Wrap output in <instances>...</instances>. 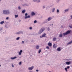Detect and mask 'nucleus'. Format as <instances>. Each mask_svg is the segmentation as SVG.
<instances>
[{
	"mask_svg": "<svg viewBox=\"0 0 72 72\" xmlns=\"http://www.w3.org/2000/svg\"><path fill=\"white\" fill-rule=\"evenodd\" d=\"M1 0H0V1H1Z\"/></svg>",
	"mask_w": 72,
	"mask_h": 72,
	"instance_id": "680f3d73",
	"label": "nucleus"
},
{
	"mask_svg": "<svg viewBox=\"0 0 72 72\" xmlns=\"http://www.w3.org/2000/svg\"><path fill=\"white\" fill-rule=\"evenodd\" d=\"M20 32V34H21V33H23L22 32Z\"/></svg>",
	"mask_w": 72,
	"mask_h": 72,
	"instance_id": "a19ab883",
	"label": "nucleus"
},
{
	"mask_svg": "<svg viewBox=\"0 0 72 72\" xmlns=\"http://www.w3.org/2000/svg\"><path fill=\"white\" fill-rule=\"evenodd\" d=\"M71 19H72V15L71 16Z\"/></svg>",
	"mask_w": 72,
	"mask_h": 72,
	"instance_id": "8fccbe9b",
	"label": "nucleus"
},
{
	"mask_svg": "<svg viewBox=\"0 0 72 72\" xmlns=\"http://www.w3.org/2000/svg\"><path fill=\"white\" fill-rule=\"evenodd\" d=\"M43 9H44V8H45V6H43Z\"/></svg>",
	"mask_w": 72,
	"mask_h": 72,
	"instance_id": "09e8293b",
	"label": "nucleus"
},
{
	"mask_svg": "<svg viewBox=\"0 0 72 72\" xmlns=\"http://www.w3.org/2000/svg\"><path fill=\"white\" fill-rule=\"evenodd\" d=\"M51 24V25H52V26H53V24Z\"/></svg>",
	"mask_w": 72,
	"mask_h": 72,
	"instance_id": "603ef678",
	"label": "nucleus"
},
{
	"mask_svg": "<svg viewBox=\"0 0 72 72\" xmlns=\"http://www.w3.org/2000/svg\"><path fill=\"white\" fill-rule=\"evenodd\" d=\"M72 40H71V41L69 42H68L67 45H69V44H72Z\"/></svg>",
	"mask_w": 72,
	"mask_h": 72,
	"instance_id": "1a4fd4ad",
	"label": "nucleus"
},
{
	"mask_svg": "<svg viewBox=\"0 0 72 72\" xmlns=\"http://www.w3.org/2000/svg\"><path fill=\"white\" fill-rule=\"evenodd\" d=\"M47 30L48 31H50V28H49V27L48 28Z\"/></svg>",
	"mask_w": 72,
	"mask_h": 72,
	"instance_id": "2f4dec72",
	"label": "nucleus"
},
{
	"mask_svg": "<svg viewBox=\"0 0 72 72\" xmlns=\"http://www.w3.org/2000/svg\"><path fill=\"white\" fill-rule=\"evenodd\" d=\"M25 12H26V10H23L22 11V13H23V14H24V13Z\"/></svg>",
	"mask_w": 72,
	"mask_h": 72,
	"instance_id": "6ab92c4d",
	"label": "nucleus"
},
{
	"mask_svg": "<svg viewBox=\"0 0 72 72\" xmlns=\"http://www.w3.org/2000/svg\"><path fill=\"white\" fill-rule=\"evenodd\" d=\"M57 51H61V49H60V48L59 47L57 49Z\"/></svg>",
	"mask_w": 72,
	"mask_h": 72,
	"instance_id": "9d476101",
	"label": "nucleus"
},
{
	"mask_svg": "<svg viewBox=\"0 0 72 72\" xmlns=\"http://www.w3.org/2000/svg\"><path fill=\"white\" fill-rule=\"evenodd\" d=\"M19 22H21V20H19Z\"/></svg>",
	"mask_w": 72,
	"mask_h": 72,
	"instance_id": "864d4df0",
	"label": "nucleus"
},
{
	"mask_svg": "<svg viewBox=\"0 0 72 72\" xmlns=\"http://www.w3.org/2000/svg\"><path fill=\"white\" fill-rule=\"evenodd\" d=\"M51 19H52V18H51V17H48V21H50V20H51Z\"/></svg>",
	"mask_w": 72,
	"mask_h": 72,
	"instance_id": "0eeeda50",
	"label": "nucleus"
},
{
	"mask_svg": "<svg viewBox=\"0 0 72 72\" xmlns=\"http://www.w3.org/2000/svg\"><path fill=\"white\" fill-rule=\"evenodd\" d=\"M22 43H24V41H22Z\"/></svg>",
	"mask_w": 72,
	"mask_h": 72,
	"instance_id": "de8ad7c7",
	"label": "nucleus"
},
{
	"mask_svg": "<svg viewBox=\"0 0 72 72\" xmlns=\"http://www.w3.org/2000/svg\"><path fill=\"white\" fill-rule=\"evenodd\" d=\"M49 72H50V71H49Z\"/></svg>",
	"mask_w": 72,
	"mask_h": 72,
	"instance_id": "052dcab7",
	"label": "nucleus"
},
{
	"mask_svg": "<svg viewBox=\"0 0 72 72\" xmlns=\"http://www.w3.org/2000/svg\"><path fill=\"white\" fill-rule=\"evenodd\" d=\"M15 15V18H17V17H18V15Z\"/></svg>",
	"mask_w": 72,
	"mask_h": 72,
	"instance_id": "393cba45",
	"label": "nucleus"
},
{
	"mask_svg": "<svg viewBox=\"0 0 72 72\" xmlns=\"http://www.w3.org/2000/svg\"><path fill=\"white\" fill-rule=\"evenodd\" d=\"M68 10H69V9H68L66 10H65V12H68Z\"/></svg>",
	"mask_w": 72,
	"mask_h": 72,
	"instance_id": "7c9ffc66",
	"label": "nucleus"
},
{
	"mask_svg": "<svg viewBox=\"0 0 72 72\" xmlns=\"http://www.w3.org/2000/svg\"><path fill=\"white\" fill-rule=\"evenodd\" d=\"M21 34L20 32H19L16 33V34Z\"/></svg>",
	"mask_w": 72,
	"mask_h": 72,
	"instance_id": "c756f323",
	"label": "nucleus"
},
{
	"mask_svg": "<svg viewBox=\"0 0 72 72\" xmlns=\"http://www.w3.org/2000/svg\"><path fill=\"white\" fill-rule=\"evenodd\" d=\"M18 9H21V7H20V6H19L18 7Z\"/></svg>",
	"mask_w": 72,
	"mask_h": 72,
	"instance_id": "58836bf2",
	"label": "nucleus"
},
{
	"mask_svg": "<svg viewBox=\"0 0 72 72\" xmlns=\"http://www.w3.org/2000/svg\"><path fill=\"white\" fill-rule=\"evenodd\" d=\"M36 72H39V70L38 69L36 70Z\"/></svg>",
	"mask_w": 72,
	"mask_h": 72,
	"instance_id": "37998d69",
	"label": "nucleus"
},
{
	"mask_svg": "<svg viewBox=\"0 0 72 72\" xmlns=\"http://www.w3.org/2000/svg\"><path fill=\"white\" fill-rule=\"evenodd\" d=\"M3 13L4 14L7 15L10 14V12L8 10H4L3 11Z\"/></svg>",
	"mask_w": 72,
	"mask_h": 72,
	"instance_id": "f257e3e1",
	"label": "nucleus"
},
{
	"mask_svg": "<svg viewBox=\"0 0 72 72\" xmlns=\"http://www.w3.org/2000/svg\"><path fill=\"white\" fill-rule=\"evenodd\" d=\"M35 15V12H33L32 13V15Z\"/></svg>",
	"mask_w": 72,
	"mask_h": 72,
	"instance_id": "f3484780",
	"label": "nucleus"
},
{
	"mask_svg": "<svg viewBox=\"0 0 72 72\" xmlns=\"http://www.w3.org/2000/svg\"><path fill=\"white\" fill-rule=\"evenodd\" d=\"M58 1H59V0H58Z\"/></svg>",
	"mask_w": 72,
	"mask_h": 72,
	"instance_id": "4d7b16f0",
	"label": "nucleus"
},
{
	"mask_svg": "<svg viewBox=\"0 0 72 72\" xmlns=\"http://www.w3.org/2000/svg\"><path fill=\"white\" fill-rule=\"evenodd\" d=\"M22 51H22V50H21L20 51V53H22Z\"/></svg>",
	"mask_w": 72,
	"mask_h": 72,
	"instance_id": "4c0bfd02",
	"label": "nucleus"
},
{
	"mask_svg": "<svg viewBox=\"0 0 72 72\" xmlns=\"http://www.w3.org/2000/svg\"><path fill=\"white\" fill-rule=\"evenodd\" d=\"M65 70H67V68H65Z\"/></svg>",
	"mask_w": 72,
	"mask_h": 72,
	"instance_id": "c03bdc74",
	"label": "nucleus"
},
{
	"mask_svg": "<svg viewBox=\"0 0 72 72\" xmlns=\"http://www.w3.org/2000/svg\"><path fill=\"white\" fill-rule=\"evenodd\" d=\"M61 27H62V26H61Z\"/></svg>",
	"mask_w": 72,
	"mask_h": 72,
	"instance_id": "13d9d810",
	"label": "nucleus"
},
{
	"mask_svg": "<svg viewBox=\"0 0 72 72\" xmlns=\"http://www.w3.org/2000/svg\"><path fill=\"white\" fill-rule=\"evenodd\" d=\"M34 2H36L37 3H39L40 1V0H33Z\"/></svg>",
	"mask_w": 72,
	"mask_h": 72,
	"instance_id": "39448f33",
	"label": "nucleus"
},
{
	"mask_svg": "<svg viewBox=\"0 0 72 72\" xmlns=\"http://www.w3.org/2000/svg\"><path fill=\"white\" fill-rule=\"evenodd\" d=\"M33 68H34V67L32 66V67H30L28 68V70H32L33 69Z\"/></svg>",
	"mask_w": 72,
	"mask_h": 72,
	"instance_id": "20e7f679",
	"label": "nucleus"
},
{
	"mask_svg": "<svg viewBox=\"0 0 72 72\" xmlns=\"http://www.w3.org/2000/svg\"><path fill=\"white\" fill-rule=\"evenodd\" d=\"M0 67H1V65L0 64Z\"/></svg>",
	"mask_w": 72,
	"mask_h": 72,
	"instance_id": "6e6d98bb",
	"label": "nucleus"
},
{
	"mask_svg": "<svg viewBox=\"0 0 72 72\" xmlns=\"http://www.w3.org/2000/svg\"><path fill=\"white\" fill-rule=\"evenodd\" d=\"M66 68H67V69H69V68H70V67L69 66H68Z\"/></svg>",
	"mask_w": 72,
	"mask_h": 72,
	"instance_id": "bb28decb",
	"label": "nucleus"
},
{
	"mask_svg": "<svg viewBox=\"0 0 72 72\" xmlns=\"http://www.w3.org/2000/svg\"><path fill=\"white\" fill-rule=\"evenodd\" d=\"M46 49H49V47L48 46H47L46 47Z\"/></svg>",
	"mask_w": 72,
	"mask_h": 72,
	"instance_id": "c85d7f7f",
	"label": "nucleus"
},
{
	"mask_svg": "<svg viewBox=\"0 0 72 72\" xmlns=\"http://www.w3.org/2000/svg\"><path fill=\"white\" fill-rule=\"evenodd\" d=\"M30 18V15H28V16H25V19H27V18Z\"/></svg>",
	"mask_w": 72,
	"mask_h": 72,
	"instance_id": "9b49d317",
	"label": "nucleus"
},
{
	"mask_svg": "<svg viewBox=\"0 0 72 72\" xmlns=\"http://www.w3.org/2000/svg\"><path fill=\"white\" fill-rule=\"evenodd\" d=\"M55 44H54L53 46V47L54 48H57V46H55Z\"/></svg>",
	"mask_w": 72,
	"mask_h": 72,
	"instance_id": "a211bd4d",
	"label": "nucleus"
},
{
	"mask_svg": "<svg viewBox=\"0 0 72 72\" xmlns=\"http://www.w3.org/2000/svg\"><path fill=\"white\" fill-rule=\"evenodd\" d=\"M51 45L52 44L51 43H49L48 44V45L50 46H51Z\"/></svg>",
	"mask_w": 72,
	"mask_h": 72,
	"instance_id": "dca6fc26",
	"label": "nucleus"
},
{
	"mask_svg": "<svg viewBox=\"0 0 72 72\" xmlns=\"http://www.w3.org/2000/svg\"><path fill=\"white\" fill-rule=\"evenodd\" d=\"M69 27H70V28H72V24H71L70 25Z\"/></svg>",
	"mask_w": 72,
	"mask_h": 72,
	"instance_id": "b1692460",
	"label": "nucleus"
},
{
	"mask_svg": "<svg viewBox=\"0 0 72 72\" xmlns=\"http://www.w3.org/2000/svg\"><path fill=\"white\" fill-rule=\"evenodd\" d=\"M66 72H67V70H66Z\"/></svg>",
	"mask_w": 72,
	"mask_h": 72,
	"instance_id": "3c124183",
	"label": "nucleus"
},
{
	"mask_svg": "<svg viewBox=\"0 0 72 72\" xmlns=\"http://www.w3.org/2000/svg\"><path fill=\"white\" fill-rule=\"evenodd\" d=\"M55 10V8H53L52 12H54Z\"/></svg>",
	"mask_w": 72,
	"mask_h": 72,
	"instance_id": "5701e85b",
	"label": "nucleus"
},
{
	"mask_svg": "<svg viewBox=\"0 0 72 72\" xmlns=\"http://www.w3.org/2000/svg\"><path fill=\"white\" fill-rule=\"evenodd\" d=\"M19 55H21V54H22V53L21 52H19Z\"/></svg>",
	"mask_w": 72,
	"mask_h": 72,
	"instance_id": "f704fd0d",
	"label": "nucleus"
},
{
	"mask_svg": "<svg viewBox=\"0 0 72 72\" xmlns=\"http://www.w3.org/2000/svg\"><path fill=\"white\" fill-rule=\"evenodd\" d=\"M16 58H17V57H11V59H16Z\"/></svg>",
	"mask_w": 72,
	"mask_h": 72,
	"instance_id": "f8f14e48",
	"label": "nucleus"
},
{
	"mask_svg": "<svg viewBox=\"0 0 72 72\" xmlns=\"http://www.w3.org/2000/svg\"><path fill=\"white\" fill-rule=\"evenodd\" d=\"M63 36V35L62 34H60L59 36L60 37H62Z\"/></svg>",
	"mask_w": 72,
	"mask_h": 72,
	"instance_id": "4be33fe9",
	"label": "nucleus"
},
{
	"mask_svg": "<svg viewBox=\"0 0 72 72\" xmlns=\"http://www.w3.org/2000/svg\"><path fill=\"white\" fill-rule=\"evenodd\" d=\"M45 36H46V33H44L42 35V37H45Z\"/></svg>",
	"mask_w": 72,
	"mask_h": 72,
	"instance_id": "6e6552de",
	"label": "nucleus"
},
{
	"mask_svg": "<svg viewBox=\"0 0 72 72\" xmlns=\"http://www.w3.org/2000/svg\"><path fill=\"white\" fill-rule=\"evenodd\" d=\"M59 10L58 9L57 10V13H59Z\"/></svg>",
	"mask_w": 72,
	"mask_h": 72,
	"instance_id": "c9c22d12",
	"label": "nucleus"
},
{
	"mask_svg": "<svg viewBox=\"0 0 72 72\" xmlns=\"http://www.w3.org/2000/svg\"><path fill=\"white\" fill-rule=\"evenodd\" d=\"M27 15H28V14L27 13H26L25 15V16H27Z\"/></svg>",
	"mask_w": 72,
	"mask_h": 72,
	"instance_id": "ea45409f",
	"label": "nucleus"
},
{
	"mask_svg": "<svg viewBox=\"0 0 72 72\" xmlns=\"http://www.w3.org/2000/svg\"><path fill=\"white\" fill-rule=\"evenodd\" d=\"M20 38V37H18L17 38H16V40H19V38Z\"/></svg>",
	"mask_w": 72,
	"mask_h": 72,
	"instance_id": "a878e982",
	"label": "nucleus"
},
{
	"mask_svg": "<svg viewBox=\"0 0 72 72\" xmlns=\"http://www.w3.org/2000/svg\"><path fill=\"white\" fill-rule=\"evenodd\" d=\"M21 63H22V62H19V65H21Z\"/></svg>",
	"mask_w": 72,
	"mask_h": 72,
	"instance_id": "e433bc0d",
	"label": "nucleus"
},
{
	"mask_svg": "<svg viewBox=\"0 0 72 72\" xmlns=\"http://www.w3.org/2000/svg\"><path fill=\"white\" fill-rule=\"evenodd\" d=\"M29 29L30 30H32V28L31 27H30V28H29Z\"/></svg>",
	"mask_w": 72,
	"mask_h": 72,
	"instance_id": "72a5a7b5",
	"label": "nucleus"
},
{
	"mask_svg": "<svg viewBox=\"0 0 72 72\" xmlns=\"http://www.w3.org/2000/svg\"><path fill=\"white\" fill-rule=\"evenodd\" d=\"M5 23L4 21H3L0 22V24H3V23Z\"/></svg>",
	"mask_w": 72,
	"mask_h": 72,
	"instance_id": "2eb2a0df",
	"label": "nucleus"
},
{
	"mask_svg": "<svg viewBox=\"0 0 72 72\" xmlns=\"http://www.w3.org/2000/svg\"><path fill=\"white\" fill-rule=\"evenodd\" d=\"M40 38H42V37H42V36H40Z\"/></svg>",
	"mask_w": 72,
	"mask_h": 72,
	"instance_id": "49530a36",
	"label": "nucleus"
},
{
	"mask_svg": "<svg viewBox=\"0 0 72 72\" xmlns=\"http://www.w3.org/2000/svg\"><path fill=\"white\" fill-rule=\"evenodd\" d=\"M61 27H62V26H61Z\"/></svg>",
	"mask_w": 72,
	"mask_h": 72,
	"instance_id": "bf43d9fd",
	"label": "nucleus"
},
{
	"mask_svg": "<svg viewBox=\"0 0 72 72\" xmlns=\"http://www.w3.org/2000/svg\"><path fill=\"white\" fill-rule=\"evenodd\" d=\"M6 19L8 20V19H9V17H7L6 18Z\"/></svg>",
	"mask_w": 72,
	"mask_h": 72,
	"instance_id": "79ce46f5",
	"label": "nucleus"
},
{
	"mask_svg": "<svg viewBox=\"0 0 72 72\" xmlns=\"http://www.w3.org/2000/svg\"><path fill=\"white\" fill-rule=\"evenodd\" d=\"M47 22H48V21H45L43 23H44V24H45V23H47Z\"/></svg>",
	"mask_w": 72,
	"mask_h": 72,
	"instance_id": "cd10ccee",
	"label": "nucleus"
},
{
	"mask_svg": "<svg viewBox=\"0 0 72 72\" xmlns=\"http://www.w3.org/2000/svg\"><path fill=\"white\" fill-rule=\"evenodd\" d=\"M30 72H32V71H30Z\"/></svg>",
	"mask_w": 72,
	"mask_h": 72,
	"instance_id": "5fc2aeb1",
	"label": "nucleus"
},
{
	"mask_svg": "<svg viewBox=\"0 0 72 72\" xmlns=\"http://www.w3.org/2000/svg\"><path fill=\"white\" fill-rule=\"evenodd\" d=\"M34 23H37V21L36 20H35L34 21Z\"/></svg>",
	"mask_w": 72,
	"mask_h": 72,
	"instance_id": "473e14b6",
	"label": "nucleus"
},
{
	"mask_svg": "<svg viewBox=\"0 0 72 72\" xmlns=\"http://www.w3.org/2000/svg\"><path fill=\"white\" fill-rule=\"evenodd\" d=\"M71 62H67L66 63V64H67V65H69V64H71Z\"/></svg>",
	"mask_w": 72,
	"mask_h": 72,
	"instance_id": "423d86ee",
	"label": "nucleus"
},
{
	"mask_svg": "<svg viewBox=\"0 0 72 72\" xmlns=\"http://www.w3.org/2000/svg\"><path fill=\"white\" fill-rule=\"evenodd\" d=\"M41 50H39L38 51L39 54H40L41 53Z\"/></svg>",
	"mask_w": 72,
	"mask_h": 72,
	"instance_id": "412c9836",
	"label": "nucleus"
},
{
	"mask_svg": "<svg viewBox=\"0 0 72 72\" xmlns=\"http://www.w3.org/2000/svg\"><path fill=\"white\" fill-rule=\"evenodd\" d=\"M27 4H24L22 5L23 6H27Z\"/></svg>",
	"mask_w": 72,
	"mask_h": 72,
	"instance_id": "aec40b11",
	"label": "nucleus"
},
{
	"mask_svg": "<svg viewBox=\"0 0 72 72\" xmlns=\"http://www.w3.org/2000/svg\"><path fill=\"white\" fill-rule=\"evenodd\" d=\"M12 66L13 67H14V65H13V64H12Z\"/></svg>",
	"mask_w": 72,
	"mask_h": 72,
	"instance_id": "a18cd8bd",
	"label": "nucleus"
},
{
	"mask_svg": "<svg viewBox=\"0 0 72 72\" xmlns=\"http://www.w3.org/2000/svg\"><path fill=\"white\" fill-rule=\"evenodd\" d=\"M56 40H57V38L56 37H54L53 38V41H55Z\"/></svg>",
	"mask_w": 72,
	"mask_h": 72,
	"instance_id": "4468645a",
	"label": "nucleus"
},
{
	"mask_svg": "<svg viewBox=\"0 0 72 72\" xmlns=\"http://www.w3.org/2000/svg\"><path fill=\"white\" fill-rule=\"evenodd\" d=\"M45 28L43 27L42 28L39 30V31L38 32L39 34H41V33L43 32L44 31H45Z\"/></svg>",
	"mask_w": 72,
	"mask_h": 72,
	"instance_id": "7ed1b4c3",
	"label": "nucleus"
},
{
	"mask_svg": "<svg viewBox=\"0 0 72 72\" xmlns=\"http://www.w3.org/2000/svg\"><path fill=\"white\" fill-rule=\"evenodd\" d=\"M71 30H69L67 31L65 33H63L62 34L63 35H64V36H65L66 35H68V34H69V33H71Z\"/></svg>",
	"mask_w": 72,
	"mask_h": 72,
	"instance_id": "f03ea898",
	"label": "nucleus"
},
{
	"mask_svg": "<svg viewBox=\"0 0 72 72\" xmlns=\"http://www.w3.org/2000/svg\"><path fill=\"white\" fill-rule=\"evenodd\" d=\"M36 49H39V46L38 45H37L36 46Z\"/></svg>",
	"mask_w": 72,
	"mask_h": 72,
	"instance_id": "ddd939ff",
	"label": "nucleus"
}]
</instances>
